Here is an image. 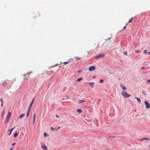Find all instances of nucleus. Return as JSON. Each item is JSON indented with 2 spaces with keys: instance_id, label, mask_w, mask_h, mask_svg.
<instances>
[{
  "instance_id": "1",
  "label": "nucleus",
  "mask_w": 150,
  "mask_h": 150,
  "mask_svg": "<svg viewBox=\"0 0 150 150\" xmlns=\"http://www.w3.org/2000/svg\"><path fill=\"white\" fill-rule=\"evenodd\" d=\"M122 95L125 98H128L131 96V95L128 94L126 93L123 92L122 93Z\"/></svg>"
},
{
  "instance_id": "2",
  "label": "nucleus",
  "mask_w": 150,
  "mask_h": 150,
  "mask_svg": "<svg viewBox=\"0 0 150 150\" xmlns=\"http://www.w3.org/2000/svg\"><path fill=\"white\" fill-rule=\"evenodd\" d=\"M105 56V54H101L96 56L95 57V59H97L100 57H103Z\"/></svg>"
},
{
  "instance_id": "3",
  "label": "nucleus",
  "mask_w": 150,
  "mask_h": 150,
  "mask_svg": "<svg viewBox=\"0 0 150 150\" xmlns=\"http://www.w3.org/2000/svg\"><path fill=\"white\" fill-rule=\"evenodd\" d=\"M144 103L145 104L146 108H149L150 107V104L147 101H146L144 102Z\"/></svg>"
},
{
  "instance_id": "4",
  "label": "nucleus",
  "mask_w": 150,
  "mask_h": 150,
  "mask_svg": "<svg viewBox=\"0 0 150 150\" xmlns=\"http://www.w3.org/2000/svg\"><path fill=\"white\" fill-rule=\"evenodd\" d=\"M15 127H14L13 128L11 129H9L8 131V133H9L8 134V135L9 136L11 134V132H12L13 130V129L15 128Z\"/></svg>"
},
{
  "instance_id": "5",
  "label": "nucleus",
  "mask_w": 150,
  "mask_h": 150,
  "mask_svg": "<svg viewBox=\"0 0 150 150\" xmlns=\"http://www.w3.org/2000/svg\"><path fill=\"white\" fill-rule=\"evenodd\" d=\"M41 147L44 149L46 150H47V147H46L44 143H41Z\"/></svg>"
},
{
  "instance_id": "6",
  "label": "nucleus",
  "mask_w": 150,
  "mask_h": 150,
  "mask_svg": "<svg viewBox=\"0 0 150 150\" xmlns=\"http://www.w3.org/2000/svg\"><path fill=\"white\" fill-rule=\"evenodd\" d=\"M96 69V67L94 66H91L89 67L88 68V70L89 71H92Z\"/></svg>"
},
{
  "instance_id": "7",
  "label": "nucleus",
  "mask_w": 150,
  "mask_h": 150,
  "mask_svg": "<svg viewBox=\"0 0 150 150\" xmlns=\"http://www.w3.org/2000/svg\"><path fill=\"white\" fill-rule=\"evenodd\" d=\"M11 112H9L8 114V115H7V116L6 117V118L9 119V118L10 117H11Z\"/></svg>"
},
{
  "instance_id": "8",
  "label": "nucleus",
  "mask_w": 150,
  "mask_h": 150,
  "mask_svg": "<svg viewBox=\"0 0 150 150\" xmlns=\"http://www.w3.org/2000/svg\"><path fill=\"white\" fill-rule=\"evenodd\" d=\"M38 16V17H39L40 16V14H39V13H36L35 14V16H34V17L35 18H37V16Z\"/></svg>"
},
{
  "instance_id": "9",
  "label": "nucleus",
  "mask_w": 150,
  "mask_h": 150,
  "mask_svg": "<svg viewBox=\"0 0 150 150\" xmlns=\"http://www.w3.org/2000/svg\"><path fill=\"white\" fill-rule=\"evenodd\" d=\"M94 84V82H91L90 83V86L92 88H93Z\"/></svg>"
},
{
  "instance_id": "10",
  "label": "nucleus",
  "mask_w": 150,
  "mask_h": 150,
  "mask_svg": "<svg viewBox=\"0 0 150 150\" xmlns=\"http://www.w3.org/2000/svg\"><path fill=\"white\" fill-rule=\"evenodd\" d=\"M121 87L122 88V89L123 90H126L127 89L126 87L124 86H123L122 85H120Z\"/></svg>"
},
{
  "instance_id": "11",
  "label": "nucleus",
  "mask_w": 150,
  "mask_h": 150,
  "mask_svg": "<svg viewBox=\"0 0 150 150\" xmlns=\"http://www.w3.org/2000/svg\"><path fill=\"white\" fill-rule=\"evenodd\" d=\"M34 98L33 99L30 104L29 107H31V106H32V105L33 102H34Z\"/></svg>"
},
{
  "instance_id": "12",
  "label": "nucleus",
  "mask_w": 150,
  "mask_h": 150,
  "mask_svg": "<svg viewBox=\"0 0 150 150\" xmlns=\"http://www.w3.org/2000/svg\"><path fill=\"white\" fill-rule=\"evenodd\" d=\"M25 116V114H22L19 116V118L20 119L22 118Z\"/></svg>"
},
{
  "instance_id": "13",
  "label": "nucleus",
  "mask_w": 150,
  "mask_h": 150,
  "mask_svg": "<svg viewBox=\"0 0 150 150\" xmlns=\"http://www.w3.org/2000/svg\"><path fill=\"white\" fill-rule=\"evenodd\" d=\"M7 83L6 82H4L2 84V85L4 87L7 85Z\"/></svg>"
},
{
  "instance_id": "14",
  "label": "nucleus",
  "mask_w": 150,
  "mask_h": 150,
  "mask_svg": "<svg viewBox=\"0 0 150 150\" xmlns=\"http://www.w3.org/2000/svg\"><path fill=\"white\" fill-rule=\"evenodd\" d=\"M135 98L137 99V101L139 102L140 103L141 102V100H140V99L139 98H138L137 97H135Z\"/></svg>"
},
{
  "instance_id": "15",
  "label": "nucleus",
  "mask_w": 150,
  "mask_h": 150,
  "mask_svg": "<svg viewBox=\"0 0 150 150\" xmlns=\"http://www.w3.org/2000/svg\"><path fill=\"white\" fill-rule=\"evenodd\" d=\"M85 101H86V100H81L79 101V103H82L85 102Z\"/></svg>"
},
{
  "instance_id": "16",
  "label": "nucleus",
  "mask_w": 150,
  "mask_h": 150,
  "mask_svg": "<svg viewBox=\"0 0 150 150\" xmlns=\"http://www.w3.org/2000/svg\"><path fill=\"white\" fill-rule=\"evenodd\" d=\"M77 112L79 113H80L82 112V110L80 109H78L77 110Z\"/></svg>"
},
{
  "instance_id": "17",
  "label": "nucleus",
  "mask_w": 150,
  "mask_h": 150,
  "mask_svg": "<svg viewBox=\"0 0 150 150\" xmlns=\"http://www.w3.org/2000/svg\"><path fill=\"white\" fill-rule=\"evenodd\" d=\"M144 140H146V141H150V139L148 138H144Z\"/></svg>"
},
{
  "instance_id": "18",
  "label": "nucleus",
  "mask_w": 150,
  "mask_h": 150,
  "mask_svg": "<svg viewBox=\"0 0 150 150\" xmlns=\"http://www.w3.org/2000/svg\"><path fill=\"white\" fill-rule=\"evenodd\" d=\"M82 79V78H79L76 81H78V82L80 81H81Z\"/></svg>"
},
{
  "instance_id": "19",
  "label": "nucleus",
  "mask_w": 150,
  "mask_h": 150,
  "mask_svg": "<svg viewBox=\"0 0 150 150\" xmlns=\"http://www.w3.org/2000/svg\"><path fill=\"white\" fill-rule=\"evenodd\" d=\"M133 19V17L131 18L129 20V22H128V23H131L132 22Z\"/></svg>"
},
{
  "instance_id": "20",
  "label": "nucleus",
  "mask_w": 150,
  "mask_h": 150,
  "mask_svg": "<svg viewBox=\"0 0 150 150\" xmlns=\"http://www.w3.org/2000/svg\"><path fill=\"white\" fill-rule=\"evenodd\" d=\"M8 120L9 119H6V120L5 122V123L6 124L8 122Z\"/></svg>"
},
{
  "instance_id": "21",
  "label": "nucleus",
  "mask_w": 150,
  "mask_h": 150,
  "mask_svg": "<svg viewBox=\"0 0 150 150\" xmlns=\"http://www.w3.org/2000/svg\"><path fill=\"white\" fill-rule=\"evenodd\" d=\"M17 135H18V134H17V132H16V133H15L14 134V137L15 138L17 136Z\"/></svg>"
},
{
  "instance_id": "22",
  "label": "nucleus",
  "mask_w": 150,
  "mask_h": 150,
  "mask_svg": "<svg viewBox=\"0 0 150 150\" xmlns=\"http://www.w3.org/2000/svg\"><path fill=\"white\" fill-rule=\"evenodd\" d=\"M31 107H29L28 109V111H27L28 112H30V110H31Z\"/></svg>"
},
{
  "instance_id": "23",
  "label": "nucleus",
  "mask_w": 150,
  "mask_h": 150,
  "mask_svg": "<svg viewBox=\"0 0 150 150\" xmlns=\"http://www.w3.org/2000/svg\"><path fill=\"white\" fill-rule=\"evenodd\" d=\"M31 107H29L28 109V111H27L28 112H30V110H31Z\"/></svg>"
},
{
  "instance_id": "24",
  "label": "nucleus",
  "mask_w": 150,
  "mask_h": 150,
  "mask_svg": "<svg viewBox=\"0 0 150 150\" xmlns=\"http://www.w3.org/2000/svg\"><path fill=\"white\" fill-rule=\"evenodd\" d=\"M44 136L45 137H46L48 136V135L46 133H44Z\"/></svg>"
},
{
  "instance_id": "25",
  "label": "nucleus",
  "mask_w": 150,
  "mask_h": 150,
  "mask_svg": "<svg viewBox=\"0 0 150 150\" xmlns=\"http://www.w3.org/2000/svg\"><path fill=\"white\" fill-rule=\"evenodd\" d=\"M75 58L77 60L80 59L81 58L80 57H75Z\"/></svg>"
},
{
  "instance_id": "26",
  "label": "nucleus",
  "mask_w": 150,
  "mask_h": 150,
  "mask_svg": "<svg viewBox=\"0 0 150 150\" xmlns=\"http://www.w3.org/2000/svg\"><path fill=\"white\" fill-rule=\"evenodd\" d=\"M143 53L145 54H146V53H147V51L146 50H144L143 51Z\"/></svg>"
},
{
  "instance_id": "27",
  "label": "nucleus",
  "mask_w": 150,
  "mask_h": 150,
  "mask_svg": "<svg viewBox=\"0 0 150 150\" xmlns=\"http://www.w3.org/2000/svg\"><path fill=\"white\" fill-rule=\"evenodd\" d=\"M69 63V62H64V64L65 65H66L68 63Z\"/></svg>"
},
{
  "instance_id": "28",
  "label": "nucleus",
  "mask_w": 150,
  "mask_h": 150,
  "mask_svg": "<svg viewBox=\"0 0 150 150\" xmlns=\"http://www.w3.org/2000/svg\"><path fill=\"white\" fill-rule=\"evenodd\" d=\"M58 65H59V64H55V66H51V67H56V66H58Z\"/></svg>"
},
{
  "instance_id": "29",
  "label": "nucleus",
  "mask_w": 150,
  "mask_h": 150,
  "mask_svg": "<svg viewBox=\"0 0 150 150\" xmlns=\"http://www.w3.org/2000/svg\"><path fill=\"white\" fill-rule=\"evenodd\" d=\"M29 113H30V112H27V117H28V116H29Z\"/></svg>"
},
{
  "instance_id": "30",
  "label": "nucleus",
  "mask_w": 150,
  "mask_h": 150,
  "mask_svg": "<svg viewBox=\"0 0 150 150\" xmlns=\"http://www.w3.org/2000/svg\"><path fill=\"white\" fill-rule=\"evenodd\" d=\"M103 81V79H101L100 80V83H102Z\"/></svg>"
},
{
  "instance_id": "31",
  "label": "nucleus",
  "mask_w": 150,
  "mask_h": 150,
  "mask_svg": "<svg viewBox=\"0 0 150 150\" xmlns=\"http://www.w3.org/2000/svg\"><path fill=\"white\" fill-rule=\"evenodd\" d=\"M4 111H3L2 114H1V116H3L4 114Z\"/></svg>"
},
{
  "instance_id": "32",
  "label": "nucleus",
  "mask_w": 150,
  "mask_h": 150,
  "mask_svg": "<svg viewBox=\"0 0 150 150\" xmlns=\"http://www.w3.org/2000/svg\"><path fill=\"white\" fill-rule=\"evenodd\" d=\"M30 73H31L30 72V73H28L26 74H25V75L24 76H27V75L28 76V75L30 74Z\"/></svg>"
},
{
  "instance_id": "33",
  "label": "nucleus",
  "mask_w": 150,
  "mask_h": 150,
  "mask_svg": "<svg viewBox=\"0 0 150 150\" xmlns=\"http://www.w3.org/2000/svg\"><path fill=\"white\" fill-rule=\"evenodd\" d=\"M51 130L52 131H53V130H54V128H53V127H51Z\"/></svg>"
},
{
  "instance_id": "34",
  "label": "nucleus",
  "mask_w": 150,
  "mask_h": 150,
  "mask_svg": "<svg viewBox=\"0 0 150 150\" xmlns=\"http://www.w3.org/2000/svg\"><path fill=\"white\" fill-rule=\"evenodd\" d=\"M127 24H128L127 23L126 24V25L125 26V27H123V29H126V27L127 25Z\"/></svg>"
},
{
  "instance_id": "35",
  "label": "nucleus",
  "mask_w": 150,
  "mask_h": 150,
  "mask_svg": "<svg viewBox=\"0 0 150 150\" xmlns=\"http://www.w3.org/2000/svg\"><path fill=\"white\" fill-rule=\"evenodd\" d=\"M0 101H1V103H3V99L2 98H1L0 99Z\"/></svg>"
},
{
  "instance_id": "36",
  "label": "nucleus",
  "mask_w": 150,
  "mask_h": 150,
  "mask_svg": "<svg viewBox=\"0 0 150 150\" xmlns=\"http://www.w3.org/2000/svg\"><path fill=\"white\" fill-rule=\"evenodd\" d=\"M35 114L34 116L33 119L35 120Z\"/></svg>"
},
{
  "instance_id": "37",
  "label": "nucleus",
  "mask_w": 150,
  "mask_h": 150,
  "mask_svg": "<svg viewBox=\"0 0 150 150\" xmlns=\"http://www.w3.org/2000/svg\"><path fill=\"white\" fill-rule=\"evenodd\" d=\"M144 138L141 139H139V140H140V141H142V140H144Z\"/></svg>"
},
{
  "instance_id": "38",
  "label": "nucleus",
  "mask_w": 150,
  "mask_h": 150,
  "mask_svg": "<svg viewBox=\"0 0 150 150\" xmlns=\"http://www.w3.org/2000/svg\"><path fill=\"white\" fill-rule=\"evenodd\" d=\"M139 52H140V51H138V50H137V51H135V52H136V53H139Z\"/></svg>"
},
{
  "instance_id": "39",
  "label": "nucleus",
  "mask_w": 150,
  "mask_h": 150,
  "mask_svg": "<svg viewBox=\"0 0 150 150\" xmlns=\"http://www.w3.org/2000/svg\"><path fill=\"white\" fill-rule=\"evenodd\" d=\"M35 120L33 119V124L34 125L35 122Z\"/></svg>"
},
{
  "instance_id": "40",
  "label": "nucleus",
  "mask_w": 150,
  "mask_h": 150,
  "mask_svg": "<svg viewBox=\"0 0 150 150\" xmlns=\"http://www.w3.org/2000/svg\"><path fill=\"white\" fill-rule=\"evenodd\" d=\"M124 54H125L126 55H127V52H125L124 53Z\"/></svg>"
},
{
  "instance_id": "41",
  "label": "nucleus",
  "mask_w": 150,
  "mask_h": 150,
  "mask_svg": "<svg viewBox=\"0 0 150 150\" xmlns=\"http://www.w3.org/2000/svg\"><path fill=\"white\" fill-rule=\"evenodd\" d=\"M81 72V70H79V71H78L77 72H78V73H80Z\"/></svg>"
},
{
  "instance_id": "42",
  "label": "nucleus",
  "mask_w": 150,
  "mask_h": 150,
  "mask_svg": "<svg viewBox=\"0 0 150 150\" xmlns=\"http://www.w3.org/2000/svg\"><path fill=\"white\" fill-rule=\"evenodd\" d=\"M60 128V127L59 126L58 128H57V129L55 130V131H57V130H58L59 129V128Z\"/></svg>"
},
{
  "instance_id": "43",
  "label": "nucleus",
  "mask_w": 150,
  "mask_h": 150,
  "mask_svg": "<svg viewBox=\"0 0 150 150\" xmlns=\"http://www.w3.org/2000/svg\"><path fill=\"white\" fill-rule=\"evenodd\" d=\"M3 103H1V106L2 107L3 106Z\"/></svg>"
},
{
  "instance_id": "44",
  "label": "nucleus",
  "mask_w": 150,
  "mask_h": 150,
  "mask_svg": "<svg viewBox=\"0 0 150 150\" xmlns=\"http://www.w3.org/2000/svg\"><path fill=\"white\" fill-rule=\"evenodd\" d=\"M15 143H13L12 144V146H14L15 144Z\"/></svg>"
},
{
  "instance_id": "45",
  "label": "nucleus",
  "mask_w": 150,
  "mask_h": 150,
  "mask_svg": "<svg viewBox=\"0 0 150 150\" xmlns=\"http://www.w3.org/2000/svg\"><path fill=\"white\" fill-rule=\"evenodd\" d=\"M144 68H145V67H142V69H144Z\"/></svg>"
},
{
  "instance_id": "46",
  "label": "nucleus",
  "mask_w": 150,
  "mask_h": 150,
  "mask_svg": "<svg viewBox=\"0 0 150 150\" xmlns=\"http://www.w3.org/2000/svg\"><path fill=\"white\" fill-rule=\"evenodd\" d=\"M147 81L148 82H150V80H147Z\"/></svg>"
},
{
  "instance_id": "47",
  "label": "nucleus",
  "mask_w": 150,
  "mask_h": 150,
  "mask_svg": "<svg viewBox=\"0 0 150 150\" xmlns=\"http://www.w3.org/2000/svg\"><path fill=\"white\" fill-rule=\"evenodd\" d=\"M110 39H111V38H108L107 39H108V40H110Z\"/></svg>"
},
{
  "instance_id": "48",
  "label": "nucleus",
  "mask_w": 150,
  "mask_h": 150,
  "mask_svg": "<svg viewBox=\"0 0 150 150\" xmlns=\"http://www.w3.org/2000/svg\"><path fill=\"white\" fill-rule=\"evenodd\" d=\"M56 117H57V118H59V117H58V116L57 115H56Z\"/></svg>"
},
{
  "instance_id": "49",
  "label": "nucleus",
  "mask_w": 150,
  "mask_h": 150,
  "mask_svg": "<svg viewBox=\"0 0 150 150\" xmlns=\"http://www.w3.org/2000/svg\"><path fill=\"white\" fill-rule=\"evenodd\" d=\"M10 150H13V149L12 148H11Z\"/></svg>"
},
{
  "instance_id": "50",
  "label": "nucleus",
  "mask_w": 150,
  "mask_h": 150,
  "mask_svg": "<svg viewBox=\"0 0 150 150\" xmlns=\"http://www.w3.org/2000/svg\"><path fill=\"white\" fill-rule=\"evenodd\" d=\"M92 77L93 78H95V77H94V76H93Z\"/></svg>"
},
{
  "instance_id": "51",
  "label": "nucleus",
  "mask_w": 150,
  "mask_h": 150,
  "mask_svg": "<svg viewBox=\"0 0 150 150\" xmlns=\"http://www.w3.org/2000/svg\"><path fill=\"white\" fill-rule=\"evenodd\" d=\"M148 54H150V52H149L148 53Z\"/></svg>"
},
{
  "instance_id": "52",
  "label": "nucleus",
  "mask_w": 150,
  "mask_h": 150,
  "mask_svg": "<svg viewBox=\"0 0 150 150\" xmlns=\"http://www.w3.org/2000/svg\"><path fill=\"white\" fill-rule=\"evenodd\" d=\"M61 67V66H59V68H60Z\"/></svg>"
},
{
  "instance_id": "53",
  "label": "nucleus",
  "mask_w": 150,
  "mask_h": 150,
  "mask_svg": "<svg viewBox=\"0 0 150 150\" xmlns=\"http://www.w3.org/2000/svg\"><path fill=\"white\" fill-rule=\"evenodd\" d=\"M149 147H150V145L149 146Z\"/></svg>"
}]
</instances>
